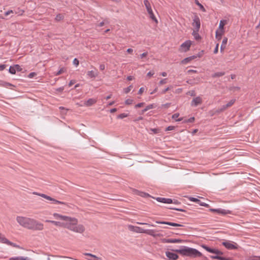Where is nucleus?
I'll use <instances>...</instances> for the list:
<instances>
[{
    "instance_id": "f257e3e1",
    "label": "nucleus",
    "mask_w": 260,
    "mask_h": 260,
    "mask_svg": "<svg viewBox=\"0 0 260 260\" xmlns=\"http://www.w3.org/2000/svg\"><path fill=\"white\" fill-rule=\"evenodd\" d=\"M56 220H46V222L53 224L56 226L66 228L76 233H82L85 231L83 225L78 224V219L75 217L64 215L56 212L52 214Z\"/></svg>"
},
{
    "instance_id": "f03ea898",
    "label": "nucleus",
    "mask_w": 260,
    "mask_h": 260,
    "mask_svg": "<svg viewBox=\"0 0 260 260\" xmlns=\"http://www.w3.org/2000/svg\"><path fill=\"white\" fill-rule=\"evenodd\" d=\"M17 222L22 226L34 230H43L44 225L41 222L34 219L24 217H17Z\"/></svg>"
},
{
    "instance_id": "7ed1b4c3",
    "label": "nucleus",
    "mask_w": 260,
    "mask_h": 260,
    "mask_svg": "<svg viewBox=\"0 0 260 260\" xmlns=\"http://www.w3.org/2000/svg\"><path fill=\"white\" fill-rule=\"evenodd\" d=\"M175 251L183 256L197 257L202 255L201 253L197 249L186 246H182Z\"/></svg>"
},
{
    "instance_id": "20e7f679",
    "label": "nucleus",
    "mask_w": 260,
    "mask_h": 260,
    "mask_svg": "<svg viewBox=\"0 0 260 260\" xmlns=\"http://www.w3.org/2000/svg\"><path fill=\"white\" fill-rule=\"evenodd\" d=\"M127 229L132 232L140 234H146L153 237H160V235L157 234L154 230H144L140 227L132 225H128Z\"/></svg>"
},
{
    "instance_id": "39448f33",
    "label": "nucleus",
    "mask_w": 260,
    "mask_h": 260,
    "mask_svg": "<svg viewBox=\"0 0 260 260\" xmlns=\"http://www.w3.org/2000/svg\"><path fill=\"white\" fill-rule=\"evenodd\" d=\"M144 4L145 6L146 9L147 10L148 14L149 16V17L152 20H154L155 22L157 23V20L153 13L150 3L148 0H144Z\"/></svg>"
},
{
    "instance_id": "423d86ee",
    "label": "nucleus",
    "mask_w": 260,
    "mask_h": 260,
    "mask_svg": "<svg viewBox=\"0 0 260 260\" xmlns=\"http://www.w3.org/2000/svg\"><path fill=\"white\" fill-rule=\"evenodd\" d=\"M33 194L39 196H40L42 198H44L49 201H52L53 202V203L55 204H61V205H67L66 203L56 200L54 199V198H52L51 197L48 196L45 194L39 193L37 192H33Z\"/></svg>"
},
{
    "instance_id": "0eeeda50",
    "label": "nucleus",
    "mask_w": 260,
    "mask_h": 260,
    "mask_svg": "<svg viewBox=\"0 0 260 260\" xmlns=\"http://www.w3.org/2000/svg\"><path fill=\"white\" fill-rule=\"evenodd\" d=\"M192 41L190 40H187L183 43L180 46L179 50L181 52H186L189 50L191 45H192Z\"/></svg>"
},
{
    "instance_id": "6e6552de",
    "label": "nucleus",
    "mask_w": 260,
    "mask_h": 260,
    "mask_svg": "<svg viewBox=\"0 0 260 260\" xmlns=\"http://www.w3.org/2000/svg\"><path fill=\"white\" fill-rule=\"evenodd\" d=\"M202 247L204 249H205L206 251H207L210 253H215L216 254V255H215V256H211V258H212V257H219L220 255H221L223 254V252L222 251L219 250L217 249L211 248L205 245H202Z\"/></svg>"
},
{
    "instance_id": "1a4fd4ad",
    "label": "nucleus",
    "mask_w": 260,
    "mask_h": 260,
    "mask_svg": "<svg viewBox=\"0 0 260 260\" xmlns=\"http://www.w3.org/2000/svg\"><path fill=\"white\" fill-rule=\"evenodd\" d=\"M222 244L228 249H237L238 248V244L233 241H225L222 243Z\"/></svg>"
},
{
    "instance_id": "9d476101",
    "label": "nucleus",
    "mask_w": 260,
    "mask_h": 260,
    "mask_svg": "<svg viewBox=\"0 0 260 260\" xmlns=\"http://www.w3.org/2000/svg\"><path fill=\"white\" fill-rule=\"evenodd\" d=\"M193 29H200L201 26V22L199 17L196 15L193 18V22L192 23Z\"/></svg>"
},
{
    "instance_id": "9b49d317",
    "label": "nucleus",
    "mask_w": 260,
    "mask_h": 260,
    "mask_svg": "<svg viewBox=\"0 0 260 260\" xmlns=\"http://www.w3.org/2000/svg\"><path fill=\"white\" fill-rule=\"evenodd\" d=\"M163 243H180L183 242L182 240L177 239H162L161 240Z\"/></svg>"
},
{
    "instance_id": "f8f14e48",
    "label": "nucleus",
    "mask_w": 260,
    "mask_h": 260,
    "mask_svg": "<svg viewBox=\"0 0 260 260\" xmlns=\"http://www.w3.org/2000/svg\"><path fill=\"white\" fill-rule=\"evenodd\" d=\"M203 102L202 98L201 96H197L194 98L191 103V105L193 106H197L201 105Z\"/></svg>"
},
{
    "instance_id": "ddd939ff",
    "label": "nucleus",
    "mask_w": 260,
    "mask_h": 260,
    "mask_svg": "<svg viewBox=\"0 0 260 260\" xmlns=\"http://www.w3.org/2000/svg\"><path fill=\"white\" fill-rule=\"evenodd\" d=\"M210 210L211 212H216V213H218V214H222V215H226V214H230V213H231V211H229V210H225V209H210Z\"/></svg>"
},
{
    "instance_id": "4468645a",
    "label": "nucleus",
    "mask_w": 260,
    "mask_h": 260,
    "mask_svg": "<svg viewBox=\"0 0 260 260\" xmlns=\"http://www.w3.org/2000/svg\"><path fill=\"white\" fill-rule=\"evenodd\" d=\"M0 242L3 243H6L7 244L12 245L14 247L16 246V245L14 243H13L11 242H10L8 240H7L4 235L0 234Z\"/></svg>"
},
{
    "instance_id": "2eb2a0df",
    "label": "nucleus",
    "mask_w": 260,
    "mask_h": 260,
    "mask_svg": "<svg viewBox=\"0 0 260 260\" xmlns=\"http://www.w3.org/2000/svg\"><path fill=\"white\" fill-rule=\"evenodd\" d=\"M236 100L235 99H232L230 101H229L226 105H223L222 107V108L219 110L218 112H220L226 109L231 107L235 102Z\"/></svg>"
},
{
    "instance_id": "dca6fc26",
    "label": "nucleus",
    "mask_w": 260,
    "mask_h": 260,
    "mask_svg": "<svg viewBox=\"0 0 260 260\" xmlns=\"http://www.w3.org/2000/svg\"><path fill=\"white\" fill-rule=\"evenodd\" d=\"M166 255L170 260H176L178 258L177 254L169 251H167Z\"/></svg>"
},
{
    "instance_id": "f3484780",
    "label": "nucleus",
    "mask_w": 260,
    "mask_h": 260,
    "mask_svg": "<svg viewBox=\"0 0 260 260\" xmlns=\"http://www.w3.org/2000/svg\"><path fill=\"white\" fill-rule=\"evenodd\" d=\"M197 58L196 56H191L188 57H186L181 60V64H187L189 62H190L192 60L196 59Z\"/></svg>"
},
{
    "instance_id": "a211bd4d",
    "label": "nucleus",
    "mask_w": 260,
    "mask_h": 260,
    "mask_svg": "<svg viewBox=\"0 0 260 260\" xmlns=\"http://www.w3.org/2000/svg\"><path fill=\"white\" fill-rule=\"evenodd\" d=\"M96 102V100L94 99H89L87 101L84 102L83 105L87 107H89Z\"/></svg>"
},
{
    "instance_id": "6ab92c4d",
    "label": "nucleus",
    "mask_w": 260,
    "mask_h": 260,
    "mask_svg": "<svg viewBox=\"0 0 260 260\" xmlns=\"http://www.w3.org/2000/svg\"><path fill=\"white\" fill-rule=\"evenodd\" d=\"M224 33V29L218 28L216 31L215 37L216 38L220 40L221 39L222 36Z\"/></svg>"
},
{
    "instance_id": "aec40b11",
    "label": "nucleus",
    "mask_w": 260,
    "mask_h": 260,
    "mask_svg": "<svg viewBox=\"0 0 260 260\" xmlns=\"http://www.w3.org/2000/svg\"><path fill=\"white\" fill-rule=\"evenodd\" d=\"M156 222L158 224H167L173 226H182V225L171 222H166V221H156Z\"/></svg>"
},
{
    "instance_id": "412c9836",
    "label": "nucleus",
    "mask_w": 260,
    "mask_h": 260,
    "mask_svg": "<svg viewBox=\"0 0 260 260\" xmlns=\"http://www.w3.org/2000/svg\"><path fill=\"white\" fill-rule=\"evenodd\" d=\"M98 74H99L98 72L96 70L94 71H93V70L89 71L87 73V76L90 78H95L96 77H97L98 76Z\"/></svg>"
},
{
    "instance_id": "4be33fe9",
    "label": "nucleus",
    "mask_w": 260,
    "mask_h": 260,
    "mask_svg": "<svg viewBox=\"0 0 260 260\" xmlns=\"http://www.w3.org/2000/svg\"><path fill=\"white\" fill-rule=\"evenodd\" d=\"M156 200L158 202L167 203V204H171L173 203L172 200L171 199H166L164 198H157Z\"/></svg>"
},
{
    "instance_id": "5701e85b",
    "label": "nucleus",
    "mask_w": 260,
    "mask_h": 260,
    "mask_svg": "<svg viewBox=\"0 0 260 260\" xmlns=\"http://www.w3.org/2000/svg\"><path fill=\"white\" fill-rule=\"evenodd\" d=\"M199 30V29H193V32L192 33V36L196 40H199L201 38L199 34H198Z\"/></svg>"
},
{
    "instance_id": "b1692460",
    "label": "nucleus",
    "mask_w": 260,
    "mask_h": 260,
    "mask_svg": "<svg viewBox=\"0 0 260 260\" xmlns=\"http://www.w3.org/2000/svg\"><path fill=\"white\" fill-rule=\"evenodd\" d=\"M227 23V21L225 20H220L219 22V25L218 28L224 29V26Z\"/></svg>"
},
{
    "instance_id": "393cba45",
    "label": "nucleus",
    "mask_w": 260,
    "mask_h": 260,
    "mask_svg": "<svg viewBox=\"0 0 260 260\" xmlns=\"http://www.w3.org/2000/svg\"><path fill=\"white\" fill-rule=\"evenodd\" d=\"M155 108V106L154 104H150V105H149L148 106H147L142 111V114H143L144 113H145V112H146L147 111L151 109H153Z\"/></svg>"
},
{
    "instance_id": "a878e982",
    "label": "nucleus",
    "mask_w": 260,
    "mask_h": 260,
    "mask_svg": "<svg viewBox=\"0 0 260 260\" xmlns=\"http://www.w3.org/2000/svg\"><path fill=\"white\" fill-rule=\"evenodd\" d=\"M180 114L178 113H175L172 116V118L175 119L176 121H180L183 119V118H178Z\"/></svg>"
},
{
    "instance_id": "bb28decb",
    "label": "nucleus",
    "mask_w": 260,
    "mask_h": 260,
    "mask_svg": "<svg viewBox=\"0 0 260 260\" xmlns=\"http://www.w3.org/2000/svg\"><path fill=\"white\" fill-rule=\"evenodd\" d=\"M133 88V86L132 85H131L128 87L123 88V92L127 94L131 91V90H132V89Z\"/></svg>"
},
{
    "instance_id": "cd10ccee",
    "label": "nucleus",
    "mask_w": 260,
    "mask_h": 260,
    "mask_svg": "<svg viewBox=\"0 0 260 260\" xmlns=\"http://www.w3.org/2000/svg\"><path fill=\"white\" fill-rule=\"evenodd\" d=\"M9 72L12 74H15L16 72V65L10 67L9 68Z\"/></svg>"
},
{
    "instance_id": "c85d7f7f",
    "label": "nucleus",
    "mask_w": 260,
    "mask_h": 260,
    "mask_svg": "<svg viewBox=\"0 0 260 260\" xmlns=\"http://www.w3.org/2000/svg\"><path fill=\"white\" fill-rule=\"evenodd\" d=\"M66 71V69L64 68H61L57 72L54 73L55 76H58Z\"/></svg>"
},
{
    "instance_id": "c756f323",
    "label": "nucleus",
    "mask_w": 260,
    "mask_h": 260,
    "mask_svg": "<svg viewBox=\"0 0 260 260\" xmlns=\"http://www.w3.org/2000/svg\"><path fill=\"white\" fill-rule=\"evenodd\" d=\"M133 103H134V100L132 99H127L124 102L125 104L126 105H131L133 104Z\"/></svg>"
},
{
    "instance_id": "7c9ffc66",
    "label": "nucleus",
    "mask_w": 260,
    "mask_h": 260,
    "mask_svg": "<svg viewBox=\"0 0 260 260\" xmlns=\"http://www.w3.org/2000/svg\"><path fill=\"white\" fill-rule=\"evenodd\" d=\"M246 260H260V256H249L246 259Z\"/></svg>"
},
{
    "instance_id": "2f4dec72",
    "label": "nucleus",
    "mask_w": 260,
    "mask_h": 260,
    "mask_svg": "<svg viewBox=\"0 0 260 260\" xmlns=\"http://www.w3.org/2000/svg\"><path fill=\"white\" fill-rule=\"evenodd\" d=\"M17 260H31L28 257L26 256H17Z\"/></svg>"
},
{
    "instance_id": "473e14b6",
    "label": "nucleus",
    "mask_w": 260,
    "mask_h": 260,
    "mask_svg": "<svg viewBox=\"0 0 260 260\" xmlns=\"http://www.w3.org/2000/svg\"><path fill=\"white\" fill-rule=\"evenodd\" d=\"M195 3L198 5L199 6V7H200V8L203 11V12H205L206 10H205V9L204 8V7H203V6L198 1V0H196L195 1Z\"/></svg>"
},
{
    "instance_id": "72a5a7b5",
    "label": "nucleus",
    "mask_w": 260,
    "mask_h": 260,
    "mask_svg": "<svg viewBox=\"0 0 260 260\" xmlns=\"http://www.w3.org/2000/svg\"><path fill=\"white\" fill-rule=\"evenodd\" d=\"M136 193L138 194V195L141 196V197H147L148 196V194L146 193H144V192H140L138 190L136 191Z\"/></svg>"
},
{
    "instance_id": "f704fd0d",
    "label": "nucleus",
    "mask_w": 260,
    "mask_h": 260,
    "mask_svg": "<svg viewBox=\"0 0 260 260\" xmlns=\"http://www.w3.org/2000/svg\"><path fill=\"white\" fill-rule=\"evenodd\" d=\"M224 75V72H217L214 74L213 75L214 77H221Z\"/></svg>"
},
{
    "instance_id": "c9c22d12",
    "label": "nucleus",
    "mask_w": 260,
    "mask_h": 260,
    "mask_svg": "<svg viewBox=\"0 0 260 260\" xmlns=\"http://www.w3.org/2000/svg\"><path fill=\"white\" fill-rule=\"evenodd\" d=\"M85 255L90 256L93 258H90V259H89V260H96V259L97 258L96 256L95 255H94L91 254V253H86L85 254Z\"/></svg>"
},
{
    "instance_id": "e433bc0d",
    "label": "nucleus",
    "mask_w": 260,
    "mask_h": 260,
    "mask_svg": "<svg viewBox=\"0 0 260 260\" xmlns=\"http://www.w3.org/2000/svg\"><path fill=\"white\" fill-rule=\"evenodd\" d=\"M212 259H216L219 260H231L230 258H226L224 257L219 256V257H212Z\"/></svg>"
},
{
    "instance_id": "4c0bfd02",
    "label": "nucleus",
    "mask_w": 260,
    "mask_h": 260,
    "mask_svg": "<svg viewBox=\"0 0 260 260\" xmlns=\"http://www.w3.org/2000/svg\"><path fill=\"white\" fill-rule=\"evenodd\" d=\"M63 18V16L61 14H58L55 17V20L57 21H59L62 20Z\"/></svg>"
},
{
    "instance_id": "58836bf2",
    "label": "nucleus",
    "mask_w": 260,
    "mask_h": 260,
    "mask_svg": "<svg viewBox=\"0 0 260 260\" xmlns=\"http://www.w3.org/2000/svg\"><path fill=\"white\" fill-rule=\"evenodd\" d=\"M128 116V114L126 113H121L118 116V118L122 119Z\"/></svg>"
},
{
    "instance_id": "ea45409f",
    "label": "nucleus",
    "mask_w": 260,
    "mask_h": 260,
    "mask_svg": "<svg viewBox=\"0 0 260 260\" xmlns=\"http://www.w3.org/2000/svg\"><path fill=\"white\" fill-rule=\"evenodd\" d=\"M194 117H192L187 120H185L184 121V122L185 123H188V122H194Z\"/></svg>"
},
{
    "instance_id": "a19ab883",
    "label": "nucleus",
    "mask_w": 260,
    "mask_h": 260,
    "mask_svg": "<svg viewBox=\"0 0 260 260\" xmlns=\"http://www.w3.org/2000/svg\"><path fill=\"white\" fill-rule=\"evenodd\" d=\"M167 83V79L165 78V79H161L159 82V85H163V84H165L166 83Z\"/></svg>"
},
{
    "instance_id": "79ce46f5",
    "label": "nucleus",
    "mask_w": 260,
    "mask_h": 260,
    "mask_svg": "<svg viewBox=\"0 0 260 260\" xmlns=\"http://www.w3.org/2000/svg\"><path fill=\"white\" fill-rule=\"evenodd\" d=\"M144 105V103H140L135 106V108H141Z\"/></svg>"
},
{
    "instance_id": "37998d69",
    "label": "nucleus",
    "mask_w": 260,
    "mask_h": 260,
    "mask_svg": "<svg viewBox=\"0 0 260 260\" xmlns=\"http://www.w3.org/2000/svg\"><path fill=\"white\" fill-rule=\"evenodd\" d=\"M175 126H169L168 127H167L166 129V131H172V130H174L175 129Z\"/></svg>"
},
{
    "instance_id": "c03bdc74",
    "label": "nucleus",
    "mask_w": 260,
    "mask_h": 260,
    "mask_svg": "<svg viewBox=\"0 0 260 260\" xmlns=\"http://www.w3.org/2000/svg\"><path fill=\"white\" fill-rule=\"evenodd\" d=\"M154 74V71H150L147 74V76L150 78Z\"/></svg>"
},
{
    "instance_id": "a18cd8bd",
    "label": "nucleus",
    "mask_w": 260,
    "mask_h": 260,
    "mask_svg": "<svg viewBox=\"0 0 260 260\" xmlns=\"http://www.w3.org/2000/svg\"><path fill=\"white\" fill-rule=\"evenodd\" d=\"M189 200L191 201L196 202V203H199L200 202L199 200H198V199L194 198H190Z\"/></svg>"
},
{
    "instance_id": "49530a36",
    "label": "nucleus",
    "mask_w": 260,
    "mask_h": 260,
    "mask_svg": "<svg viewBox=\"0 0 260 260\" xmlns=\"http://www.w3.org/2000/svg\"><path fill=\"white\" fill-rule=\"evenodd\" d=\"M79 60L77 58H75L73 60V64L76 66H78L79 65Z\"/></svg>"
},
{
    "instance_id": "de8ad7c7",
    "label": "nucleus",
    "mask_w": 260,
    "mask_h": 260,
    "mask_svg": "<svg viewBox=\"0 0 260 260\" xmlns=\"http://www.w3.org/2000/svg\"><path fill=\"white\" fill-rule=\"evenodd\" d=\"M227 42H228V39L226 38H224L222 40L221 45L226 46Z\"/></svg>"
},
{
    "instance_id": "09e8293b",
    "label": "nucleus",
    "mask_w": 260,
    "mask_h": 260,
    "mask_svg": "<svg viewBox=\"0 0 260 260\" xmlns=\"http://www.w3.org/2000/svg\"><path fill=\"white\" fill-rule=\"evenodd\" d=\"M36 75H37V74H36V73H35V72H32V73H30V74L28 75V78H32V77H34V76H36Z\"/></svg>"
},
{
    "instance_id": "8fccbe9b",
    "label": "nucleus",
    "mask_w": 260,
    "mask_h": 260,
    "mask_svg": "<svg viewBox=\"0 0 260 260\" xmlns=\"http://www.w3.org/2000/svg\"><path fill=\"white\" fill-rule=\"evenodd\" d=\"M204 54V51H202L200 52L197 55H196L197 57H201Z\"/></svg>"
},
{
    "instance_id": "3c124183",
    "label": "nucleus",
    "mask_w": 260,
    "mask_h": 260,
    "mask_svg": "<svg viewBox=\"0 0 260 260\" xmlns=\"http://www.w3.org/2000/svg\"><path fill=\"white\" fill-rule=\"evenodd\" d=\"M13 11H12V10H9L6 12L5 13V16H8L9 15H10V14H13Z\"/></svg>"
},
{
    "instance_id": "603ef678",
    "label": "nucleus",
    "mask_w": 260,
    "mask_h": 260,
    "mask_svg": "<svg viewBox=\"0 0 260 260\" xmlns=\"http://www.w3.org/2000/svg\"><path fill=\"white\" fill-rule=\"evenodd\" d=\"M218 46H219V44H216V46L214 49V54H216L218 51Z\"/></svg>"
},
{
    "instance_id": "864d4df0",
    "label": "nucleus",
    "mask_w": 260,
    "mask_h": 260,
    "mask_svg": "<svg viewBox=\"0 0 260 260\" xmlns=\"http://www.w3.org/2000/svg\"><path fill=\"white\" fill-rule=\"evenodd\" d=\"M144 90H145V88L144 87H141L140 88V89L138 91V93L140 94H142L143 93V92L144 91Z\"/></svg>"
},
{
    "instance_id": "5fc2aeb1",
    "label": "nucleus",
    "mask_w": 260,
    "mask_h": 260,
    "mask_svg": "<svg viewBox=\"0 0 260 260\" xmlns=\"http://www.w3.org/2000/svg\"><path fill=\"white\" fill-rule=\"evenodd\" d=\"M137 223L138 224H140V225H149V226L150 225V224L148 223L137 222ZM151 226H153V225H151Z\"/></svg>"
},
{
    "instance_id": "6e6d98bb",
    "label": "nucleus",
    "mask_w": 260,
    "mask_h": 260,
    "mask_svg": "<svg viewBox=\"0 0 260 260\" xmlns=\"http://www.w3.org/2000/svg\"><path fill=\"white\" fill-rule=\"evenodd\" d=\"M148 53L147 52H144L140 55L141 58H143L147 56Z\"/></svg>"
},
{
    "instance_id": "4d7b16f0",
    "label": "nucleus",
    "mask_w": 260,
    "mask_h": 260,
    "mask_svg": "<svg viewBox=\"0 0 260 260\" xmlns=\"http://www.w3.org/2000/svg\"><path fill=\"white\" fill-rule=\"evenodd\" d=\"M170 103H166L165 104L162 105V106L165 108H168L169 107H170Z\"/></svg>"
},
{
    "instance_id": "13d9d810",
    "label": "nucleus",
    "mask_w": 260,
    "mask_h": 260,
    "mask_svg": "<svg viewBox=\"0 0 260 260\" xmlns=\"http://www.w3.org/2000/svg\"><path fill=\"white\" fill-rule=\"evenodd\" d=\"M170 89V88L169 87H167V88H166L165 89L163 90L162 91H161V93L162 94H165L168 91H169V90Z\"/></svg>"
},
{
    "instance_id": "bf43d9fd",
    "label": "nucleus",
    "mask_w": 260,
    "mask_h": 260,
    "mask_svg": "<svg viewBox=\"0 0 260 260\" xmlns=\"http://www.w3.org/2000/svg\"><path fill=\"white\" fill-rule=\"evenodd\" d=\"M6 67L5 64H0V71L4 70Z\"/></svg>"
},
{
    "instance_id": "052dcab7",
    "label": "nucleus",
    "mask_w": 260,
    "mask_h": 260,
    "mask_svg": "<svg viewBox=\"0 0 260 260\" xmlns=\"http://www.w3.org/2000/svg\"><path fill=\"white\" fill-rule=\"evenodd\" d=\"M105 66L104 64H100V70L103 71L105 70Z\"/></svg>"
},
{
    "instance_id": "680f3d73",
    "label": "nucleus",
    "mask_w": 260,
    "mask_h": 260,
    "mask_svg": "<svg viewBox=\"0 0 260 260\" xmlns=\"http://www.w3.org/2000/svg\"><path fill=\"white\" fill-rule=\"evenodd\" d=\"M126 52L128 53L132 54L133 53V50L132 49H131V48H128V49H127Z\"/></svg>"
},
{
    "instance_id": "e2e57ef3",
    "label": "nucleus",
    "mask_w": 260,
    "mask_h": 260,
    "mask_svg": "<svg viewBox=\"0 0 260 260\" xmlns=\"http://www.w3.org/2000/svg\"><path fill=\"white\" fill-rule=\"evenodd\" d=\"M75 80H72L70 81V83H69V86L70 87H71L72 85H73L74 84H75Z\"/></svg>"
},
{
    "instance_id": "0e129e2a",
    "label": "nucleus",
    "mask_w": 260,
    "mask_h": 260,
    "mask_svg": "<svg viewBox=\"0 0 260 260\" xmlns=\"http://www.w3.org/2000/svg\"><path fill=\"white\" fill-rule=\"evenodd\" d=\"M127 79L129 81H131L134 79V77L132 76H129L127 77Z\"/></svg>"
},
{
    "instance_id": "69168bd1",
    "label": "nucleus",
    "mask_w": 260,
    "mask_h": 260,
    "mask_svg": "<svg viewBox=\"0 0 260 260\" xmlns=\"http://www.w3.org/2000/svg\"><path fill=\"white\" fill-rule=\"evenodd\" d=\"M160 75L163 77H166L167 76V73L166 72H162L161 73H160Z\"/></svg>"
},
{
    "instance_id": "338daca9",
    "label": "nucleus",
    "mask_w": 260,
    "mask_h": 260,
    "mask_svg": "<svg viewBox=\"0 0 260 260\" xmlns=\"http://www.w3.org/2000/svg\"><path fill=\"white\" fill-rule=\"evenodd\" d=\"M225 47V46H224V45H221V47H220L221 51H223V50L224 49Z\"/></svg>"
},
{
    "instance_id": "774afa93",
    "label": "nucleus",
    "mask_w": 260,
    "mask_h": 260,
    "mask_svg": "<svg viewBox=\"0 0 260 260\" xmlns=\"http://www.w3.org/2000/svg\"><path fill=\"white\" fill-rule=\"evenodd\" d=\"M116 111H117V109L116 108H113L110 110V112H111V113H114V112H115Z\"/></svg>"
}]
</instances>
